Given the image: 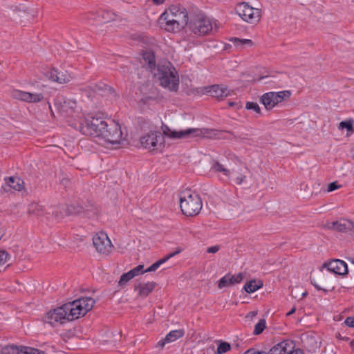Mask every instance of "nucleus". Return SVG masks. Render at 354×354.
<instances>
[{
	"instance_id": "nucleus-48",
	"label": "nucleus",
	"mask_w": 354,
	"mask_h": 354,
	"mask_svg": "<svg viewBox=\"0 0 354 354\" xmlns=\"http://www.w3.org/2000/svg\"><path fill=\"white\" fill-rule=\"evenodd\" d=\"M257 315V311H250V312H249V313L247 314L246 317H247V318L252 319V318H253V317H254Z\"/></svg>"
},
{
	"instance_id": "nucleus-20",
	"label": "nucleus",
	"mask_w": 354,
	"mask_h": 354,
	"mask_svg": "<svg viewBox=\"0 0 354 354\" xmlns=\"http://www.w3.org/2000/svg\"><path fill=\"white\" fill-rule=\"evenodd\" d=\"M206 91L210 96L218 100H223L230 95V91L227 87L219 84H214L206 88Z\"/></svg>"
},
{
	"instance_id": "nucleus-8",
	"label": "nucleus",
	"mask_w": 354,
	"mask_h": 354,
	"mask_svg": "<svg viewBox=\"0 0 354 354\" xmlns=\"http://www.w3.org/2000/svg\"><path fill=\"white\" fill-rule=\"evenodd\" d=\"M142 146L151 151L162 149L164 147V137L160 132L150 131L140 138Z\"/></svg>"
},
{
	"instance_id": "nucleus-36",
	"label": "nucleus",
	"mask_w": 354,
	"mask_h": 354,
	"mask_svg": "<svg viewBox=\"0 0 354 354\" xmlns=\"http://www.w3.org/2000/svg\"><path fill=\"white\" fill-rule=\"evenodd\" d=\"M102 18L104 19V22H109L111 21H113L115 18V14L111 10H103L101 14Z\"/></svg>"
},
{
	"instance_id": "nucleus-33",
	"label": "nucleus",
	"mask_w": 354,
	"mask_h": 354,
	"mask_svg": "<svg viewBox=\"0 0 354 354\" xmlns=\"http://www.w3.org/2000/svg\"><path fill=\"white\" fill-rule=\"evenodd\" d=\"M339 129L341 130L346 129L348 132L353 133L354 132L353 120H346V121H342L339 124Z\"/></svg>"
},
{
	"instance_id": "nucleus-7",
	"label": "nucleus",
	"mask_w": 354,
	"mask_h": 354,
	"mask_svg": "<svg viewBox=\"0 0 354 354\" xmlns=\"http://www.w3.org/2000/svg\"><path fill=\"white\" fill-rule=\"evenodd\" d=\"M102 133L101 140L112 145L119 144L122 137L121 127L114 120H111L109 123L107 122V127L103 129Z\"/></svg>"
},
{
	"instance_id": "nucleus-10",
	"label": "nucleus",
	"mask_w": 354,
	"mask_h": 354,
	"mask_svg": "<svg viewBox=\"0 0 354 354\" xmlns=\"http://www.w3.org/2000/svg\"><path fill=\"white\" fill-rule=\"evenodd\" d=\"M291 93L289 91H283L277 93L268 92L264 93L261 97V102L268 110L272 109L278 103L290 98Z\"/></svg>"
},
{
	"instance_id": "nucleus-52",
	"label": "nucleus",
	"mask_w": 354,
	"mask_h": 354,
	"mask_svg": "<svg viewBox=\"0 0 354 354\" xmlns=\"http://www.w3.org/2000/svg\"><path fill=\"white\" fill-rule=\"evenodd\" d=\"M154 3L157 4V5H159V4H161L165 0H151Z\"/></svg>"
},
{
	"instance_id": "nucleus-6",
	"label": "nucleus",
	"mask_w": 354,
	"mask_h": 354,
	"mask_svg": "<svg viewBox=\"0 0 354 354\" xmlns=\"http://www.w3.org/2000/svg\"><path fill=\"white\" fill-rule=\"evenodd\" d=\"M187 26L192 32L198 36L207 35L212 30L211 20L201 11L190 14Z\"/></svg>"
},
{
	"instance_id": "nucleus-46",
	"label": "nucleus",
	"mask_w": 354,
	"mask_h": 354,
	"mask_svg": "<svg viewBox=\"0 0 354 354\" xmlns=\"http://www.w3.org/2000/svg\"><path fill=\"white\" fill-rule=\"evenodd\" d=\"M219 245H214V246H212V247H209L207 249V252L208 253H216L217 252L218 250H219Z\"/></svg>"
},
{
	"instance_id": "nucleus-38",
	"label": "nucleus",
	"mask_w": 354,
	"mask_h": 354,
	"mask_svg": "<svg viewBox=\"0 0 354 354\" xmlns=\"http://www.w3.org/2000/svg\"><path fill=\"white\" fill-rule=\"evenodd\" d=\"M133 278V277H132L129 272L122 274L118 282L119 286H124L129 281H130Z\"/></svg>"
},
{
	"instance_id": "nucleus-21",
	"label": "nucleus",
	"mask_w": 354,
	"mask_h": 354,
	"mask_svg": "<svg viewBox=\"0 0 354 354\" xmlns=\"http://www.w3.org/2000/svg\"><path fill=\"white\" fill-rule=\"evenodd\" d=\"M89 87L93 92L97 93L102 96L115 97L116 95L115 89L103 82L92 84Z\"/></svg>"
},
{
	"instance_id": "nucleus-55",
	"label": "nucleus",
	"mask_w": 354,
	"mask_h": 354,
	"mask_svg": "<svg viewBox=\"0 0 354 354\" xmlns=\"http://www.w3.org/2000/svg\"><path fill=\"white\" fill-rule=\"evenodd\" d=\"M66 102L64 101V104L62 105V109L63 111H64V108L66 107Z\"/></svg>"
},
{
	"instance_id": "nucleus-24",
	"label": "nucleus",
	"mask_w": 354,
	"mask_h": 354,
	"mask_svg": "<svg viewBox=\"0 0 354 354\" xmlns=\"http://www.w3.org/2000/svg\"><path fill=\"white\" fill-rule=\"evenodd\" d=\"M142 58L152 73L157 68L154 53L152 50H145L142 53Z\"/></svg>"
},
{
	"instance_id": "nucleus-4",
	"label": "nucleus",
	"mask_w": 354,
	"mask_h": 354,
	"mask_svg": "<svg viewBox=\"0 0 354 354\" xmlns=\"http://www.w3.org/2000/svg\"><path fill=\"white\" fill-rule=\"evenodd\" d=\"M203 207L200 195L191 189H185L180 193V207L186 216L198 215Z\"/></svg>"
},
{
	"instance_id": "nucleus-19",
	"label": "nucleus",
	"mask_w": 354,
	"mask_h": 354,
	"mask_svg": "<svg viewBox=\"0 0 354 354\" xmlns=\"http://www.w3.org/2000/svg\"><path fill=\"white\" fill-rule=\"evenodd\" d=\"M243 279V274L241 272L237 274L232 275L230 273L223 277L218 283V288L221 289L225 287H229L237 283H239Z\"/></svg>"
},
{
	"instance_id": "nucleus-17",
	"label": "nucleus",
	"mask_w": 354,
	"mask_h": 354,
	"mask_svg": "<svg viewBox=\"0 0 354 354\" xmlns=\"http://www.w3.org/2000/svg\"><path fill=\"white\" fill-rule=\"evenodd\" d=\"M163 133L169 138L176 139L185 138L191 135H193V136H198L201 132L198 129H188L180 131H171L169 127H166V129L163 131Z\"/></svg>"
},
{
	"instance_id": "nucleus-26",
	"label": "nucleus",
	"mask_w": 354,
	"mask_h": 354,
	"mask_svg": "<svg viewBox=\"0 0 354 354\" xmlns=\"http://www.w3.org/2000/svg\"><path fill=\"white\" fill-rule=\"evenodd\" d=\"M291 344H292V342L290 341L281 342L270 348L268 353L270 354H287L288 346H291Z\"/></svg>"
},
{
	"instance_id": "nucleus-15",
	"label": "nucleus",
	"mask_w": 354,
	"mask_h": 354,
	"mask_svg": "<svg viewBox=\"0 0 354 354\" xmlns=\"http://www.w3.org/2000/svg\"><path fill=\"white\" fill-rule=\"evenodd\" d=\"M47 77L50 80L56 82L59 84L68 83L72 79V77L67 71H59L57 68H53L46 73Z\"/></svg>"
},
{
	"instance_id": "nucleus-29",
	"label": "nucleus",
	"mask_w": 354,
	"mask_h": 354,
	"mask_svg": "<svg viewBox=\"0 0 354 354\" xmlns=\"http://www.w3.org/2000/svg\"><path fill=\"white\" fill-rule=\"evenodd\" d=\"M184 335L185 331L183 329L174 330L166 335L165 340L167 341V342H171L182 337Z\"/></svg>"
},
{
	"instance_id": "nucleus-43",
	"label": "nucleus",
	"mask_w": 354,
	"mask_h": 354,
	"mask_svg": "<svg viewBox=\"0 0 354 354\" xmlns=\"http://www.w3.org/2000/svg\"><path fill=\"white\" fill-rule=\"evenodd\" d=\"M8 254L6 251H0V265L6 262Z\"/></svg>"
},
{
	"instance_id": "nucleus-5",
	"label": "nucleus",
	"mask_w": 354,
	"mask_h": 354,
	"mask_svg": "<svg viewBox=\"0 0 354 354\" xmlns=\"http://www.w3.org/2000/svg\"><path fill=\"white\" fill-rule=\"evenodd\" d=\"M95 303V300L91 297H82L65 304L68 311V320L73 321L84 316L93 308Z\"/></svg>"
},
{
	"instance_id": "nucleus-27",
	"label": "nucleus",
	"mask_w": 354,
	"mask_h": 354,
	"mask_svg": "<svg viewBox=\"0 0 354 354\" xmlns=\"http://www.w3.org/2000/svg\"><path fill=\"white\" fill-rule=\"evenodd\" d=\"M263 286L261 281H257L256 280H251L247 282L243 287L245 291L248 293H252L256 290H259Z\"/></svg>"
},
{
	"instance_id": "nucleus-41",
	"label": "nucleus",
	"mask_w": 354,
	"mask_h": 354,
	"mask_svg": "<svg viewBox=\"0 0 354 354\" xmlns=\"http://www.w3.org/2000/svg\"><path fill=\"white\" fill-rule=\"evenodd\" d=\"M287 354H304V351L301 348H294L293 344L291 346H288Z\"/></svg>"
},
{
	"instance_id": "nucleus-14",
	"label": "nucleus",
	"mask_w": 354,
	"mask_h": 354,
	"mask_svg": "<svg viewBox=\"0 0 354 354\" xmlns=\"http://www.w3.org/2000/svg\"><path fill=\"white\" fill-rule=\"evenodd\" d=\"M324 267L330 272L341 276L346 275L348 272L347 264L340 259H335L326 262L324 263Z\"/></svg>"
},
{
	"instance_id": "nucleus-50",
	"label": "nucleus",
	"mask_w": 354,
	"mask_h": 354,
	"mask_svg": "<svg viewBox=\"0 0 354 354\" xmlns=\"http://www.w3.org/2000/svg\"><path fill=\"white\" fill-rule=\"evenodd\" d=\"M166 343H168V342H167V341L165 340V338L158 342V346L162 348Z\"/></svg>"
},
{
	"instance_id": "nucleus-11",
	"label": "nucleus",
	"mask_w": 354,
	"mask_h": 354,
	"mask_svg": "<svg viewBox=\"0 0 354 354\" xmlns=\"http://www.w3.org/2000/svg\"><path fill=\"white\" fill-rule=\"evenodd\" d=\"M93 244L97 252L102 254H109L113 246L107 236L104 232L96 233L93 236Z\"/></svg>"
},
{
	"instance_id": "nucleus-28",
	"label": "nucleus",
	"mask_w": 354,
	"mask_h": 354,
	"mask_svg": "<svg viewBox=\"0 0 354 354\" xmlns=\"http://www.w3.org/2000/svg\"><path fill=\"white\" fill-rule=\"evenodd\" d=\"M27 212L29 215L41 216L43 214V207L37 203H31L28 207Z\"/></svg>"
},
{
	"instance_id": "nucleus-1",
	"label": "nucleus",
	"mask_w": 354,
	"mask_h": 354,
	"mask_svg": "<svg viewBox=\"0 0 354 354\" xmlns=\"http://www.w3.org/2000/svg\"><path fill=\"white\" fill-rule=\"evenodd\" d=\"M190 14L193 12H188L180 4L171 5L160 15L159 20L161 24H165L167 31L176 32L188 26Z\"/></svg>"
},
{
	"instance_id": "nucleus-35",
	"label": "nucleus",
	"mask_w": 354,
	"mask_h": 354,
	"mask_svg": "<svg viewBox=\"0 0 354 354\" xmlns=\"http://www.w3.org/2000/svg\"><path fill=\"white\" fill-rule=\"evenodd\" d=\"M218 342L219 344L217 347L216 354H223L231 349L230 344L222 341H219Z\"/></svg>"
},
{
	"instance_id": "nucleus-45",
	"label": "nucleus",
	"mask_w": 354,
	"mask_h": 354,
	"mask_svg": "<svg viewBox=\"0 0 354 354\" xmlns=\"http://www.w3.org/2000/svg\"><path fill=\"white\" fill-rule=\"evenodd\" d=\"M265 351H257L256 348H250L247 350L244 354H264Z\"/></svg>"
},
{
	"instance_id": "nucleus-2",
	"label": "nucleus",
	"mask_w": 354,
	"mask_h": 354,
	"mask_svg": "<svg viewBox=\"0 0 354 354\" xmlns=\"http://www.w3.org/2000/svg\"><path fill=\"white\" fill-rule=\"evenodd\" d=\"M157 77L160 85L176 91L178 87L179 76L174 65L168 60H161L157 64V68L152 73Z\"/></svg>"
},
{
	"instance_id": "nucleus-51",
	"label": "nucleus",
	"mask_w": 354,
	"mask_h": 354,
	"mask_svg": "<svg viewBox=\"0 0 354 354\" xmlns=\"http://www.w3.org/2000/svg\"><path fill=\"white\" fill-rule=\"evenodd\" d=\"M295 311H296V307L294 306L292 308V309L288 313H286V316L292 315V314H294L295 313Z\"/></svg>"
},
{
	"instance_id": "nucleus-30",
	"label": "nucleus",
	"mask_w": 354,
	"mask_h": 354,
	"mask_svg": "<svg viewBox=\"0 0 354 354\" xmlns=\"http://www.w3.org/2000/svg\"><path fill=\"white\" fill-rule=\"evenodd\" d=\"M211 169L215 172H222L225 176H230V171L217 160H213Z\"/></svg>"
},
{
	"instance_id": "nucleus-12",
	"label": "nucleus",
	"mask_w": 354,
	"mask_h": 354,
	"mask_svg": "<svg viewBox=\"0 0 354 354\" xmlns=\"http://www.w3.org/2000/svg\"><path fill=\"white\" fill-rule=\"evenodd\" d=\"M46 322L53 326L58 324H61L68 322L66 305L64 304L53 310H50L46 315Z\"/></svg>"
},
{
	"instance_id": "nucleus-42",
	"label": "nucleus",
	"mask_w": 354,
	"mask_h": 354,
	"mask_svg": "<svg viewBox=\"0 0 354 354\" xmlns=\"http://www.w3.org/2000/svg\"><path fill=\"white\" fill-rule=\"evenodd\" d=\"M339 187H340V185H338L337 182L330 183L328 185L327 192H333V191L337 189Z\"/></svg>"
},
{
	"instance_id": "nucleus-34",
	"label": "nucleus",
	"mask_w": 354,
	"mask_h": 354,
	"mask_svg": "<svg viewBox=\"0 0 354 354\" xmlns=\"http://www.w3.org/2000/svg\"><path fill=\"white\" fill-rule=\"evenodd\" d=\"M266 322L265 319H261L259 322L254 326V335H260L263 333L266 327Z\"/></svg>"
},
{
	"instance_id": "nucleus-13",
	"label": "nucleus",
	"mask_w": 354,
	"mask_h": 354,
	"mask_svg": "<svg viewBox=\"0 0 354 354\" xmlns=\"http://www.w3.org/2000/svg\"><path fill=\"white\" fill-rule=\"evenodd\" d=\"M3 354H45V351L25 346L8 345L3 348Z\"/></svg>"
},
{
	"instance_id": "nucleus-53",
	"label": "nucleus",
	"mask_w": 354,
	"mask_h": 354,
	"mask_svg": "<svg viewBox=\"0 0 354 354\" xmlns=\"http://www.w3.org/2000/svg\"><path fill=\"white\" fill-rule=\"evenodd\" d=\"M225 132H226L227 133H228V134L233 135V136H234V137L236 139H237V137H236V136H234V133H233L232 131H226Z\"/></svg>"
},
{
	"instance_id": "nucleus-56",
	"label": "nucleus",
	"mask_w": 354,
	"mask_h": 354,
	"mask_svg": "<svg viewBox=\"0 0 354 354\" xmlns=\"http://www.w3.org/2000/svg\"><path fill=\"white\" fill-rule=\"evenodd\" d=\"M308 295V292L306 291L304 293H302V297H305Z\"/></svg>"
},
{
	"instance_id": "nucleus-40",
	"label": "nucleus",
	"mask_w": 354,
	"mask_h": 354,
	"mask_svg": "<svg viewBox=\"0 0 354 354\" xmlns=\"http://www.w3.org/2000/svg\"><path fill=\"white\" fill-rule=\"evenodd\" d=\"M144 266L143 265H138L133 269L129 270V272L132 275L133 277H135L136 276H138L140 274L145 273L143 270Z\"/></svg>"
},
{
	"instance_id": "nucleus-37",
	"label": "nucleus",
	"mask_w": 354,
	"mask_h": 354,
	"mask_svg": "<svg viewBox=\"0 0 354 354\" xmlns=\"http://www.w3.org/2000/svg\"><path fill=\"white\" fill-rule=\"evenodd\" d=\"M28 103H36L41 102L44 99V95L41 93H32L28 92Z\"/></svg>"
},
{
	"instance_id": "nucleus-47",
	"label": "nucleus",
	"mask_w": 354,
	"mask_h": 354,
	"mask_svg": "<svg viewBox=\"0 0 354 354\" xmlns=\"http://www.w3.org/2000/svg\"><path fill=\"white\" fill-rule=\"evenodd\" d=\"M245 176L241 175L236 178V183L237 185H241L245 180Z\"/></svg>"
},
{
	"instance_id": "nucleus-25",
	"label": "nucleus",
	"mask_w": 354,
	"mask_h": 354,
	"mask_svg": "<svg viewBox=\"0 0 354 354\" xmlns=\"http://www.w3.org/2000/svg\"><path fill=\"white\" fill-rule=\"evenodd\" d=\"M181 252V249L178 248L176 252L169 253L167 256H165L164 258L159 259L156 262L153 263L151 266H149L148 268H147L144 272H153L156 270L160 265L165 263L167 261H168L171 257H174L175 255L179 254Z\"/></svg>"
},
{
	"instance_id": "nucleus-44",
	"label": "nucleus",
	"mask_w": 354,
	"mask_h": 354,
	"mask_svg": "<svg viewBox=\"0 0 354 354\" xmlns=\"http://www.w3.org/2000/svg\"><path fill=\"white\" fill-rule=\"evenodd\" d=\"M344 324L351 328H354V316L353 317H348L345 321Z\"/></svg>"
},
{
	"instance_id": "nucleus-3",
	"label": "nucleus",
	"mask_w": 354,
	"mask_h": 354,
	"mask_svg": "<svg viewBox=\"0 0 354 354\" xmlns=\"http://www.w3.org/2000/svg\"><path fill=\"white\" fill-rule=\"evenodd\" d=\"M83 135L97 138L101 140L103 129L107 127V122L100 118H84L71 125Z\"/></svg>"
},
{
	"instance_id": "nucleus-32",
	"label": "nucleus",
	"mask_w": 354,
	"mask_h": 354,
	"mask_svg": "<svg viewBox=\"0 0 354 354\" xmlns=\"http://www.w3.org/2000/svg\"><path fill=\"white\" fill-rule=\"evenodd\" d=\"M230 41H232L234 46L236 47L243 46L244 45L252 46L253 45V41L251 39H239L237 37H233L230 39Z\"/></svg>"
},
{
	"instance_id": "nucleus-16",
	"label": "nucleus",
	"mask_w": 354,
	"mask_h": 354,
	"mask_svg": "<svg viewBox=\"0 0 354 354\" xmlns=\"http://www.w3.org/2000/svg\"><path fill=\"white\" fill-rule=\"evenodd\" d=\"M98 212L97 208L91 205L90 208H84L83 206L78 204H72L66 207L65 213L67 216L77 215L81 213H85L87 216H90V212L92 214H96Z\"/></svg>"
},
{
	"instance_id": "nucleus-18",
	"label": "nucleus",
	"mask_w": 354,
	"mask_h": 354,
	"mask_svg": "<svg viewBox=\"0 0 354 354\" xmlns=\"http://www.w3.org/2000/svg\"><path fill=\"white\" fill-rule=\"evenodd\" d=\"M5 185H2L1 189L5 192L12 189L15 191H21L24 189V181L18 176H9L4 178Z\"/></svg>"
},
{
	"instance_id": "nucleus-9",
	"label": "nucleus",
	"mask_w": 354,
	"mask_h": 354,
	"mask_svg": "<svg viewBox=\"0 0 354 354\" xmlns=\"http://www.w3.org/2000/svg\"><path fill=\"white\" fill-rule=\"evenodd\" d=\"M235 11L246 22L253 24L259 21L260 19L259 10L254 8L245 2L238 3L235 8Z\"/></svg>"
},
{
	"instance_id": "nucleus-23",
	"label": "nucleus",
	"mask_w": 354,
	"mask_h": 354,
	"mask_svg": "<svg viewBox=\"0 0 354 354\" xmlns=\"http://www.w3.org/2000/svg\"><path fill=\"white\" fill-rule=\"evenodd\" d=\"M156 286V282H148L147 283H139L135 286V290H138V295L142 297H147L151 293Z\"/></svg>"
},
{
	"instance_id": "nucleus-22",
	"label": "nucleus",
	"mask_w": 354,
	"mask_h": 354,
	"mask_svg": "<svg viewBox=\"0 0 354 354\" xmlns=\"http://www.w3.org/2000/svg\"><path fill=\"white\" fill-rule=\"evenodd\" d=\"M353 227V223L350 220L345 219L332 222L330 223V225L328 226L329 229H333L340 232H344L348 230H351Z\"/></svg>"
},
{
	"instance_id": "nucleus-57",
	"label": "nucleus",
	"mask_w": 354,
	"mask_h": 354,
	"mask_svg": "<svg viewBox=\"0 0 354 354\" xmlns=\"http://www.w3.org/2000/svg\"><path fill=\"white\" fill-rule=\"evenodd\" d=\"M264 354H270V353H266V352L265 351Z\"/></svg>"
},
{
	"instance_id": "nucleus-49",
	"label": "nucleus",
	"mask_w": 354,
	"mask_h": 354,
	"mask_svg": "<svg viewBox=\"0 0 354 354\" xmlns=\"http://www.w3.org/2000/svg\"><path fill=\"white\" fill-rule=\"evenodd\" d=\"M311 283L314 286V287L317 290H323L324 292H327L328 290H326V289H324V288H322L319 285H317V283H313V281H311Z\"/></svg>"
},
{
	"instance_id": "nucleus-54",
	"label": "nucleus",
	"mask_w": 354,
	"mask_h": 354,
	"mask_svg": "<svg viewBox=\"0 0 354 354\" xmlns=\"http://www.w3.org/2000/svg\"><path fill=\"white\" fill-rule=\"evenodd\" d=\"M235 104H236V103L234 102H230L228 103L229 106H234Z\"/></svg>"
},
{
	"instance_id": "nucleus-58",
	"label": "nucleus",
	"mask_w": 354,
	"mask_h": 354,
	"mask_svg": "<svg viewBox=\"0 0 354 354\" xmlns=\"http://www.w3.org/2000/svg\"><path fill=\"white\" fill-rule=\"evenodd\" d=\"M353 263H354V261H353Z\"/></svg>"
},
{
	"instance_id": "nucleus-31",
	"label": "nucleus",
	"mask_w": 354,
	"mask_h": 354,
	"mask_svg": "<svg viewBox=\"0 0 354 354\" xmlns=\"http://www.w3.org/2000/svg\"><path fill=\"white\" fill-rule=\"evenodd\" d=\"M12 96L17 100L26 102L28 103V97L30 96L28 95V92L22 91L20 90H14L12 92Z\"/></svg>"
},
{
	"instance_id": "nucleus-39",
	"label": "nucleus",
	"mask_w": 354,
	"mask_h": 354,
	"mask_svg": "<svg viewBox=\"0 0 354 354\" xmlns=\"http://www.w3.org/2000/svg\"><path fill=\"white\" fill-rule=\"evenodd\" d=\"M245 108L248 110H254L258 114H261V109L257 102H248L246 103Z\"/></svg>"
}]
</instances>
